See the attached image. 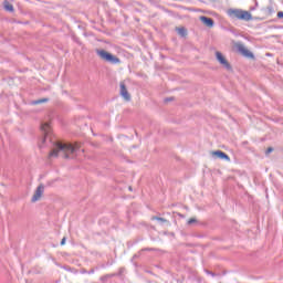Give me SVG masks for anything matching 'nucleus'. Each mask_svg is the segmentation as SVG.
<instances>
[{"instance_id":"obj_9","label":"nucleus","mask_w":283,"mask_h":283,"mask_svg":"<svg viewBox=\"0 0 283 283\" xmlns=\"http://www.w3.org/2000/svg\"><path fill=\"white\" fill-rule=\"evenodd\" d=\"M212 156L214 158H219L220 160H227L228 163L231 160V157H229V155H227L224 151L222 150H216L212 151Z\"/></svg>"},{"instance_id":"obj_21","label":"nucleus","mask_w":283,"mask_h":283,"mask_svg":"<svg viewBox=\"0 0 283 283\" xmlns=\"http://www.w3.org/2000/svg\"><path fill=\"white\" fill-rule=\"evenodd\" d=\"M65 241H66V239L63 238L62 241H61V245H62V247H63V244H65Z\"/></svg>"},{"instance_id":"obj_6","label":"nucleus","mask_w":283,"mask_h":283,"mask_svg":"<svg viewBox=\"0 0 283 283\" xmlns=\"http://www.w3.org/2000/svg\"><path fill=\"white\" fill-rule=\"evenodd\" d=\"M119 94L124 98V101H132V95H129V92L127 91V86L125 85V82H120L119 84Z\"/></svg>"},{"instance_id":"obj_24","label":"nucleus","mask_w":283,"mask_h":283,"mask_svg":"<svg viewBox=\"0 0 283 283\" xmlns=\"http://www.w3.org/2000/svg\"><path fill=\"white\" fill-rule=\"evenodd\" d=\"M249 19H251V14H249Z\"/></svg>"},{"instance_id":"obj_23","label":"nucleus","mask_w":283,"mask_h":283,"mask_svg":"<svg viewBox=\"0 0 283 283\" xmlns=\"http://www.w3.org/2000/svg\"><path fill=\"white\" fill-rule=\"evenodd\" d=\"M145 251H151V249H149V248H146V250Z\"/></svg>"},{"instance_id":"obj_10","label":"nucleus","mask_w":283,"mask_h":283,"mask_svg":"<svg viewBox=\"0 0 283 283\" xmlns=\"http://www.w3.org/2000/svg\"><path fill=\"white\" fill-rule=\"evenodd\" d=\"M199 19L203 23V25H207V28H213V25H216V22L211 18L201 15Z\"/></svg>"},{"instance_id":"obj_4","label":"nucleus","mask_w":283,"mask_h":283,"mask_svg":"<svg viewBox=\"0 0 283 283\" xmlns=\"http://www.w3.org/2000/svg\"><path fill=\"white\" fill-rule=\"evenodd\" d=\"M41 132L43 134L42 137V145L50 138V134H52V128L50 127V123H42L41 124Z\"/></svg>"},{"instance_id":"obj_15","label":"nucleus","mask_w":283,"mask_h":283,"mask_svg":"<svg viewBox=\"0 0 283 283\" xmlns=\"http://www.w3.org/2000/svg\"><path fill=\"white\" fill-rule=\"evenodd\" d=\"M196 222H198V219L196 218H191L188 220V224H196Z\"/></svg>"},{"instance_id":"obj_3","label":"nucleus","mask_w":283,"mask_h":283,"mask_svg":"<svg viewBox=\"0 0 283 283\" xmlns=\"http://www.w3.org/2000/svg\"><path fill=\"white\" fill-rule=\"evenodd\" d=\"M228 15L231 19H239L241 21H249V11H244L242 9H229Z\"/></svg>"},{"instance_id":"obj_25","label":"nucleus","mask_w":283,"mask_h":283,"mask_svg":"<svg viewBox=\"0 0 283 283\" xmlns=\"http://www.w3.org/2000/svg\"><path fill=\"white\" fill-rule=\"evenodd\" d=\"M129 191H132V187H129Z\"/></svg>"},{"instance_id":"obj_20","label":"nucleus","mask_w":283,"mask_h":283,"mask_svg":"<svg viewBox=\"0 0 283 283\" xmlns=\"http://www.w3.org/2000/svg\"><path fill=\"white\" fill-rule=\"evenodd\" d=\"M165 101L166 103H169L170 101H174V97L166 98Z\"/></svg>"},{"instance_id":"obj_22","label":"nucleus","mask_w":283,"mask_h":283,"mask_svg":"<svg viewBox=\"0 0 283 283\" xmlns=\"http://www.w3.org/2000/svg\"><path fill=\"white\" fill-rule=\"evenodd\" d=\"M90 274L94 273V269H92L91 271H88Z\"/></svg>"},{"instance_id":"obj_5","label":"nucleus","mask_w":283,"mask_h":283,"mask_svg":"<svg viewBox=\"0 0 283 283\" xmlns=\"http://www.w3.org/2000/svg\"><path fill=\"white\" fill-rule=\"evenodd\" d=\"M216 56H217V61H218L221 65H223V67H224L226 70H228L229 72H231V70H233V67L231 66V64L229 63V61H227V59L224 57V55H222V54L220 53V51H217V52H216Z\"/></svg>"},{"instance_id":"obj_8","label":"nucleus","mask_w":283,"mask_h":283,"mask_svg":"<svg viewBox=\"0 0 283 283\" xmlns=\"http://www.w3.org/2000/svg\"><path fill=\"white\" fill-rule=\"evenodd\" d=\"M234 46L239 52V54H242V56H245L247 59H249V51L247 48H244V44H242V42H237Z\"/></svg>"},{"instance_id":"obj_13","label":"nucleus","mask_w":283,"mask_h":283,"mask_svg":"<svg viewBox=\"0 0 283 283\" xmlns=\"http://www.w3.org/2000/svg\"><path fill=\"white\" fill-rule=\"evenodd\" d=\"M177 33L179 34V36H187V29L185 28H177Z\"/></svg>"},{"instance_id":"obj_7","label":"nucleus","mask_w":283,"mask_h":283,"mask_svg":"<svg viewBox=\"0 0 283 283\" xmlns=\"http://www.w3.org/2000/svg\"><path fill=\"white\" fill-rule=\"evenodd\" d=\"M44 191H45V187L43 185H40L36 188L35 192L31 199V202H39V200H41V196H43Z\"/></svg>"},{"instance_id":"obj_17","label":"nucleus","mask_w":283,"mask_h":283,"mask_svg":"<svg viewBox=\"0 0 283 283\" xmlns=\"http://www.w3.org/2000/svg\"><path fill=\"white\" fill-rule=\"evenodd\" d=\"M266 10L269 11V14H273V7H268Z\"/></svg>"},{"instance_id":"obj_2","label":"nucleus","mask_w":283,"mask_h":283,"mask_svg":"<svg viewBox=\"0 0 283 283\" xmlns=\"http://www.w3.org/2000/svg\"><path fill=\"white\" fill-rule=\"evenodd\" d=\"M96 54L99 56V59H102V61L111 63L112 65H119L120 63V59L105 50H97Z\"/></svg>"},{"instance_id":"obj_16","label":"nucleus","mask_w":283,"mask_h":283,"mask_svg":"<svg viewBox=\"0 0 283 283\" xmlns=\"http://www.w3.org/2000/svg\"><path fill=\"white\" fill-rule=\"evenodd\" d=\"M272 151H273V147H269V148L266 149L265 154L269 156V154H272Z\"/></svg>"},{"instance_id":"obj_11","label":"nucleus","mask_w":283,"mask_h":283,"mask_svg":"<svg viewBox=\"0 0 283 283\" xmlns=\"http://www.w3.org/2000/svg\"><path fill=\"white\" fill-rule=\"evenodd\" d=\"M4 10H7V12H14V6L8 1H4Z\"/></svg>"},{"instance_id":"obj_14","label":"nucleus","mask_w":283,"mask_h":283,"mask_svg":"<svg viewBox=\"0 0 283 283\" xmlns=\"http://www.w3.org/2000/svg\"><path fill=\"white\" fill-rule=\"evenodd\" d=\"M151 220H157V222H167V219L161 217H151Z\"/></svg>"},{"instance_id":"obj_18","label":"nucleus","mask_w":283,"mask_h":283,"mask_svg":"<svg viewBox=\"0 0 283 283\" xmlns=\"http://www.w3.org/2000/svg\"><path fill=\"white\" fill-rule=\"evenodd\" d=\"M277 18H279V19H283V11H279V12H277Z\"/></svg>"},{"instance_id":"obj_12","label":"nucleus","mask_w":283,"mask_h":283,"mask_svg":"<svg viewBox=\"0 0 283 283\" xmlns=\"http://www.w3.org/2000/svg\"><path fill=\"white\" fill-rule=\"evenodd\" d=\"M49 98H40L36 101L31 102V105H41L42 103H48Z\"/></svg>"},{"instance_id":"obj_19","label":"nucleus","mask_w":283,"mask_h":283,"mask_svg":"<svg viewBox=\"0 0 283 283\" xmlns=\"http://www.w3.org/2000/svg\"><path fill=\"white\" fill-rule=\"evenodd\" d=\"M249 59H255V56L253 55V52H249Z\"/></svg>"},{"instance_id":"obj_1","label":"nucleus","mask_w":283,"mask_h":283,"mask_svg":"<svg viewBox=\"0 0 283 283\" xmlns=\"http://www.w3.org/2000/svg\"><path fill=\"white\" fill-rule=\"evenodd\" d=\"M81 149L78 144H63L56 142L53 144V149L50 153V158H57L59 154H63L64 158H70V154H76Z\"/></svg>"}]
</instances>
